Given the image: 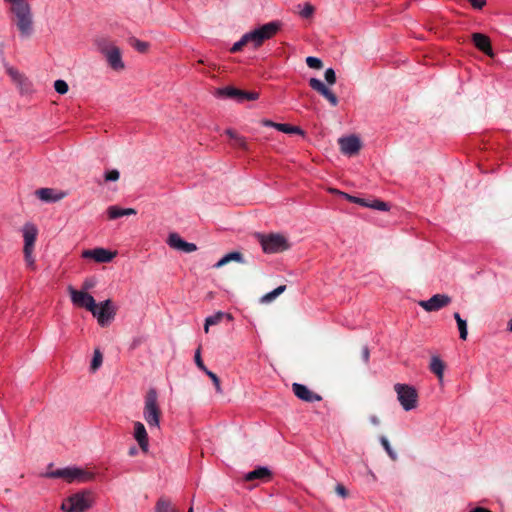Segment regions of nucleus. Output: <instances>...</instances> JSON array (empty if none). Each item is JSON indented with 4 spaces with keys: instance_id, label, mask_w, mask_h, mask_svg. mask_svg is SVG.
Here are the masks:
<instances>
[{
    "instance_id": "e433bc0d",
    "label": "nucleus",
    "mask_w": 512,
    "mask_h": 512,
    "mask_svg": "<svg viewBox=\"0 0 512 512\" xmlns=\"http://www.w3.org/2000/svg\"><path fill=\"white\" fill-rule=\"evenodd\" d=\"M306 64L312 69H321L323 67L322 60L312 56L306 58Z\"/></svg>"
},
{
    "instance_id": "49530a36",
    "label": "nucleus",
    "mask_w": 512,
    "mask_h": 512,
    "mask_svg": "<svg viewBox=\"0 0 512 512\" xmlns=\"http://www.w3.org/2000/svg\"><path fill=\"white\" fill-rule=\"evenodd\" d=\"M473 8L482 9L486 5V0H468Z\"/></svg>"
},
{
    "instance_id": "412c9836",
    "label": "nucleus",
    "mask_w": 512,
    "mask_h": 512,
    "mask_svg": "<svg viewBox=\"0 0 512 512\" xmlns=\"http://www.w3.org/2000/svg\"><path fill=\"white\" fill-rule=\"evenodd\" d=\"M261 125L266 128H275L276 130L286 134H299L304 135V131L298 126H292L289 124L274 123L269 120L261 121Z\"/></svg>"
},
{
    "instance_id": "473e14b6",
    "label": "nucleus",
    "mask_w": 512,
    "mask_h": 512,
    "mask_svg": "<svg viewBox=\"0 0 512 512\" xmlns=\"http://www.w3.org/2000/svg\"><path fill=\"white\" fill-rule=\"evenodd\" d=\"M103 356L99 349L94 350L93 358L91 361V370L96 371L102 364Z\"/></svg>"
},
{
    "instance_id": "bf43d9fd",
    "label": "nucleus",
    "mask_w": 512,
    "mask_h": 512,
    "mask_svg": "<svg viewBox=\"0 0 512 512\" xmlns=\"http://www.w3.org/2000/svg\"><path fill=\"white\" fill-rule=\"evenodd\" d=\"M188 512H193V508H192V507H190V509L188 510Z\"/></svg>"
},
{
    "instance_id": "c9c22d12",
    "label": "nucleus",
    "mask_w": 512,
    "mask_h": 512,
    "mask_svg": "<svg viewBox=\"0 0 512 512\" xmlns=\"http://www.w3.org/2000/svg\"><path fill=\"white\" fill-rule=\"evenodd\" d=\"M54 89L57 93L63 95L68 92L69 87L66 81L59 79L54 82Z\"/></svg>"
},
{
    "instance_id": "20e7f679",
    "label": "nucleus",
    "mask_w": 512,
    "mask_h": 512,
    "mask_svg": "<svg viewBox=\"0 0 512 512\" xmlns=\"http://www.w3.org/2000/svg\"><path fill=\"white\" fill-rule=\"evenodd\" d=\"M22 236L24 240V259L28 267L34 269L35 267V258L33 256L35 242L38 236V228L32 222H27L23 225Z\"/></svg>"
},
{
    "instance_id": "c85d7f7f",
    "label": "nucleus",
    "mask_w": 512,
    "mask_h": 512,
    "mask_svg": "<svg viewBox=\"0 0 512 512\" xmlns=\"http://www.w3.org/2000/svg\"><path fill=\"white\" fill-rule=\"evenodd\" d=\"M226 135H228L230 137V139L233 141V146L234 147H237V148H241L243 150H246L247 149V143L245 141V138L240 136L239 134H237L234 130L232 129H227L225 131Z\"/></svg>"
},
{
    "instance_id": "4d7b16f0",
    "label": "nucleus",
    "mask_w": 512,
    "mask_h": 512,
    "mask_svg": "<svg viewBox=\"0 0 512 512\" xmlns=\"http://www.w3.org/2000/svg\"><path fill=\"white\" fill-rule=\"evenodd\" d=\"M136 454H137V449H136L135 447L130 448V450H129V455H130V456H134V455H136Z\"/></svg>"
},
{
    "instance_id": "f704fd0d",
    "label": "nucleus",
    "mask_w": 512,
    "mask_h": 512,
    "mask_svg": "<svg viewBox=\"0 0 512 512\" xmlns=\"http://www.w3.org/2000/svg\"><path fill=\"white\" fill-rule=\"evenodd\" d=\"M271 477L272 472L267 467H258V481L267 482Z\"/></svg>"
},
{
    "instance_id": "0eeeda50",
    "label": "nucleus",
    "mask_w": 512,
    "mask_h": 512,
    "mask_svg": "<svg viewBox=\"0 0 512 512\" xmlns=\"http://www.w3.org/2000/svg\"><path fill=\"white\" fill-rule=\"evenodd\" d=\"M91 503V493L83 491L66 498L61 505V509L66 512H85L91 507Z\"/></svg>"
},
{
    "instance_id": "4be33fe9",
    "label": "nucleus",
    "mask_w": 512,
    "mask_h": 512,
    "mask_svg": "<svg viewBox=\"0 0 512 512\" xmlns=\"http://www.w3.org/2000/svg\"><path fill=\"white\" fill-rule=\"evenodd\" d=\"M35 195L43 202H57L65 197L64 192H57L52 188H40L35 191Z\"/></svg>"
},
{
    "instance_id": "f3484780",
    "label": "nucleus",
    "mask_w": 512,
    "mask_h": 512,
    "mask_svg": "<svg viewBox=\"0 0 512 512\" xmlns=\"http://www.w3.org/2000/svg\"><path fill=\"white\" fill-rule=\"evenodd\" d=\"M114 256L115 253H112L111 251L104 248L85 250L82 253V257L93 259L98 263H108L114 258Z\"/></svg>"
},
{
    "instance_id": "423d86ee",
    "label": "nucleus",
    "mask_w": 512,
    "mask_h": 512,
    "mask_svg": "<svg viewBox=\"0 0 512 512\" xmlns=\"http://www.w3.org/2000/svg\"><path fill=\"white\" fill-rule=\"evenodd\" d=\"M261 247L267 254L282 253L290 248L287 238L281 234L259 235Z\"/></svg>"
},
{
    "instance_id": "3c124183",
    "label": "nucleus",
    "mask_w": 512,
    "mask_h": 512,
    "mask_svg": "<svg viewBox=\"0 0 512 512\" xmlns=\"http://www.w3.org/2000/svg\"><path fill=\"white\" fill-rule=\"evenodd\" d=\"M369 356H370V353H369L368 347L367 346L363 347V349H362V358H363L365 363L368 362Z\"/></svg>"
},
{
    "instance_id": "37998d69",
    "label": "nucleus",
    "mask_w": 512,
    "mask_h": 512,
    "mask_svg": "<svg viewBox=\"0 0 512 512\" xmlns=\"http://www.w3.org/2000/svg\"><path fill=\"white\" fill-rule=\"evenodd\" d=\"M324 77L328 84L333 85L336 83V74L332 68H328L325 71Z\"/></svg>"
},
{
    "instance_id": "79ce46f5",
    "label": "nucleus",
    "mask_w": 512,
    "mask_h": 512,
    "mask_svg": "<svg viewBox=\"0 0 512 512\" xmlns=\"http://www.w3.org/2000/svg\"><path fill=\"white\" fill-rule=\"evenodd\" d=\"M315 8L310 3H305L304 8L301 10L300 15L303 18H309L313 15Z\"/></svg>"
},
{
    "instance_id": "5701e85b",
    "label": "nucleus",
    "mask_w": 512,
    "mask_h": 512,
    "mask_svg": "<svg viewBox=\"0 0 512 512\" xmlns=\"http://www.w3.org/2000/svg\"><path fill=\"white\" fill-rule=\"evenodd\" d=\"M248 44H252L253 47H256V28L250 30L248 33L243 35L239 41L235 42L230 51L232 53H236L241 51L243 47Z\"/></svg>"
},
{
    "instance_id": "13d9d810",
    "label": "nucleus",
    "mask_w": 512,
    "mask_h": 512,
    "mask_svg": "<svg viewBox=\"0 0 512 512\" xmlns=\"http://www.w3.org/2000/svg\"><path fill=\"white\" fill-rule=\"evenodd\" d=\"M508 329L512 332V319L508 322Z\"/></svg>"
},
{
    "instance_id": "f257e3e1",
    "label": "nucleus",
    "mask_w": 512,
    "mask_h": 512,
    "mask_svg": "<svg viewBox=\"0 0 512 512\" xmlns=\"http://www.w3.org/2000/svg\"><path fill=\"white\" fill-rule=\"evenodd\" d=\"M9 5L11 20L16 25L20 35L28 38L33 33V14L27 0H4Z\"/></svg>"
},
{
    "instance_id": "dca6fc26",
    "label": "nucleus",
    "mask_w": 512,
    "mask_h": 512,
    "mask_svg": "<svg viewBox=\"0 0 512 512\" xmlns=\"http://www.w3.org/2000/svg\"><path fill=\"white\" fill-rule=\"evenodd\" d=\"M309 85L313 90L327 99L332 106H337V96L329 88H327L321 80L317 78H311L309 80Z\"/></svg>"
},
{
    "instance_id": "58836bf2",
    "label": "nucleus",
    "mask_w": 512,
    "mask_h": 512,
    "mask_svg": "<svg viewBox=\"0 0 512 512\" xmlns=\"http://www.w3.org/2000/svg\"><path fill=\"white\" fill-rule=\"evenodd\" d=\"M132 46L138 51V52H141V53H145L147 52L148 48H149V44L147 42H143V41H140V40H133L132 42Z\"/></svg>"
},
{
    "instance_id": "6e6552de",
    "label": "nucleus",
    "mask_w": 512,
    "mask_h": 512,
    "mask_svg": "<svg viewBox=\"0 0 512 512\" xmlns=\"http://www.w3.org/2000/svg\"><path fill=\"white\" fill-rule=\"evenodd\" d=\"M397 393V399L405 411H410L417 406L418 393L417 390L408 384L397 383L394 385Z\"/></svg>"
},
{
    "instance_id": "8fccbe9b",
    "label": "nucleus",
    "mask_w": 512,
    "mask_h": 512,
    "mask_svg": "<svg viewBox=\"0 0 512 512\" xmlns=\"http://www.w3.org/2000/svg\"><path fill=\"white\" fill-rule=\"evenodd\" d=\"M94 285H95V281H94V280H92V279H88V280H86V281L83 283V288H84L85 290H89V289L93 288V287H94Z\"/></svg>"
},
{
    "instance_id": "c03bdc74",
    "label": "nucleus",
    "mask_w": 512,
    "mask_h": 512,
    "mask_svg": "<svg viewBox=\"0 0 512 512\" xmlns=\"http://www.w3.org/2000/svg\"><path fill=\"white\" fill-rule=\"evenodd\" d=\"M120 177V173L116 169L109 170L105 173V181H117Z\"/></svg>"
},
{
    "instance_id": "9b49d317",
    "label": "nucleus",
    "mask_w": 512,
    "mask_h": 512,
    "mask_svg": "<svg viewBox=\"0 0 512 512\" xmlns=\"http://www.w3.org/2000/svg\"><path fill=\"white\" fill-rule=\"evenodd\" d=\"M217 97H226L235 99L239 103H243L247 100L256 99V94L253 92H245L233 87H225L217 89L216 91Z\"/></svg>"
},
{
    "instance_id": "864d4df0",
    "label": "nucleus",
    "mask_w": 512,
    "mask_h": 512,
    "mask_svg": "<svg viewBox=\"0 0 512 512\" xmlns=\"http://www.w3.org/2000/svg\"><path fill=\"white\" fill-rule=\"evenodd\" d=\"M356 203L357 204H360L361 206H364V207H370L371 208V202L363 199V198H359L356 200Z\"/></svg>"
},
{
    "instance_id": "39448f33",
    "label": "nucleus",
    "mask_w": 512,
    "mask_h": 512,
    "mask_svg": "<svg viewBox=\"0 0 512 512\" xmlns=\"http://www.w3.org/2000/svg\"><path fill=\"white\" fill-rule=\"evenodd\" d=\"M161 410L157 402V392L150 389L145 397L143 417L150 428H159Z\"/></svg>"
},
{
    "instance_id": "a211bd4d",
    "label": "nucleus",
    "mask_w": 512,
    "mask_h": 512,
    "mask_svg": "<svg viewBox=\"0 0 512 512\" xmlns=\"http://www.w3.org/2000/svg\"><path fill=\"white\" fill-rule=\"evenodd\" d=\"M168 245L176 250L191 253L196 251L197 246L194 243L184 241L177 233H171L167 240Z\"/></svg>"
},
{
    "instance_id": "393cba45",
    "label": "nucleus",
    "mask_w": 512,
    "mask_h": 512,
    "mask_svg": "<svg viewBox=\"0 0 512 512\" xmlns=\"http://www.w3.org/2000/svg\"><path fill=\"white\" fill-rule=\"evenodd\" d=\"M232 261L242 263L243 255L237 251L230 252V253L226 254L225 256H223L218 262H216L213 265V268L219 269Z\"/></svg>"
},
{
    "instance_id": "5fc2aeb1",
    "label": "nucleus",
    "mask_w": 512,
    "mask_h": 512,
    "mask_svg": "<svg viewBox=\"0 0 512 512\" xmlns=\"http://www.w3.org/2000/svg\"><path fill=\"white\" fill-rule=\"evenodd\" d=\"M371 424L377 426L380 424V419L376 415H371L369 418Z\"/></svg>"
},
{
    "instance_id": "a19ab883",
    "label": "nucleus",
    "mask_w": 512,
    "mask_h": 512,
    "mask_svg": "<svg viewBox=\"0 0 512 512\" xmlns=\"http://www.w3.org/2000/svg\"><path fill=\"white\" fill-rule=\"evenodd\" d=\"M194 360H195V364L197 365V367L200 370H202L203 372L208 370V368L205 366V364L202 361L200 348H198L196 350Z\"/></svg>"
},
{
    "instance_id": "6ab92c4d",
    "label": "nucleus",
    "mask_w": 512,
    "mask_h": 512,
    "mask_svg": "<svg viewBox=\"0 0 512 512\" xmlns=\"http://www.w3.org/2000/svg\"><path fill=\"white\" fill-rule=\"evenodd\" d=\"M133 436H134L135 440L137 441L140 449L144 453H147L149 450L148 434H147L145 426L139 421H136L134 423Z\"/></svg>"
},
{
    "instance_id": "6e6d98bb",
    "label": "nucleus",
    "mask_w": 512,
    "mask_h": 512,
    "mask_svg": "<svg viewBox=\"0 0 512 512\" xmlns=\"http://www.w3.org/2000/svg\"><path fill=\"white\" fill-rule=\"evenodd\" d=\"M469 512H492L491 510L484 508V507H476Z\"/></svg>"
},
{
    "instance_id": "f8f14e48",
    "label": "nucleus",
    "mask_w": 512,
    "mask_h": 512,
    "mask_svg": "<svg viewBox=\"0 0 512 512\" xmlns=\"http://www.w3.org/2000/svg\"><path fill=\"white\" fill-rule=\"evenodd\" d=\"M451 302V298L445 294H435L428 300H422L419 302V306L428 312L438 311L443 307H446Z\"/></svg>"
},
{
    "instance_id": "a18cd8bd",
    "label": "nucleus",
    "mask_w": 512,
    "mask_h": 512,
    "mask_svg": "<svg viewBox=\"0 0 512 512\" xmlns=\"http://www.w3.org/2000/svg\"><path fill=\"white\" fill-rule=\"evenodd\" d=\"M371 208L386 211L389 209L388 203L380 201V200H373L371 201Z\"/></svg>"
},
{
    "instance_id": "72a5a7b5",
    "label": "nucleus",
    "mask_w": 512,
    "mask_h": 512,
    "mask_svg": "<svg viewBox=\"0 0 512 512\" xmlns=\"http://www.w3.org/2000/svg\"><path fill=\"white\" fill-rule=\"evenodd\" d=\"M380 442L383 446V448L385 449V451L387 452V454L389 455V457L392 459V460H396L397 459V455L396 453L394 452V450L391 448L390 446V443L388 441V439L385 437V436H382L380 438Z\"/></svg>"
},
{
    "instance_id": "7c9ffc66",
    "label": "nucleus",
    "mask_w": 512,
    "mask_h": 512,
    "mask_svg": "<svg viewBox=\"0 0 512 512\" xmlns=\"http://www.w3.org/2000/svg\"><path fill=\"white\" fill-rule=\"evenodd\" d=\"M454 319L457 322V326H458L459 333H460V338L462 340H466L467 335H468L466 320L462 319L458 312L454 313Z\"/></svg>"
},
{
    "instance_id": "a878e982",
    "label": "nucleus",
    "mask_w": 512,
    "mask_h": 512,
    "mask_svg": "<svg viewBox=\"0 0 512 512\" xmlns=\"http://www.w3.org/2000/svg\"><path fill=\"white\" fill-rule=\"evenodd\" d=\"M429 369L437 378L442 381L445 370V363L438 357L433 356L430 361Z\"/></svg>"
},
{
    "instance_id": "2eb2a0df",
    "label": "nucleus",
    "mask_w": 512,
    "mask_h": 512,
    "mask_svg": "<svg viewBox=\"0 0 512 512\" xmlns=\"http://www.w3.org/2000/svg\"><path fill=\"white\" fill-rule=\"evenodd\" d=\"M340 150L345 155H355L361 149V141L357 136L343 137L339 139Z\"/></svg>"
},
{
    "instance_id": "cd10ccee",
    "label": "nucleus",
    "mask_w": 512,
    "mask_h": 512,
    "mask_svg": "<svg viewBox=\"0 0 512 512\" xmlns=\"http://www.w3.org/2000/svg\"><path fill=\"white\" fill-rule=\"evenodd\" d=\"M15 84L23 95H30L34 92L32 82L24 75Z\"/></svg>"
},
{
    "instance_id": "bb28decb",
    "label": "nucleus",
    "mask_w": 512,
    "mask_h": 512,
    "mask_svg": "<svg viewBox=\"0 0 512 512\" xmlns=\"http://www.w3.org/2000/svg\"><path fill=\"white\" fill-rule=\"evenodd\" d=\"M223 318H227L228 320H232L231 314L224 312H217L214 315H211L205 319L204 331L206 333L209 332V327L213 325L219 324Z\"/></svg>"
},
{
    "instance_id": "09e8293b",
    "label": "nucleus",
    "mask_w": 512,
    "mask_h": 512,
    "mask_svg": "<svg viewBox=\"0 0 512 512\" xmlns=\"http://www.w3.org/2000/svg\"><path fill=\"white\" fill-rule=\"evenodd\" d=\"M333 192H336V190H332ZM337 193H339L341 196H343L344 198H346L348 201L350 202H353V203H356V200L359 199L358 197H355V196H351L347 193H344V192H339L337 191Z\"/></svg>"
},
{
    "instance_id": "de8ad7c7",
    "label": "nucleus",
    "mask_w": 512,
    "mask_h": 512,
    "mask_svg": "<svg viewBox=\"0 0 512 512\" xmlns=\"http://www.w3.org/2000/svg\"><path fill=\"white\" fill-rule=\"evenodd\" d=\"M335 490H336V493L338 495H340L341 497H343V498L347 497V495H348L347 489L343 485H341V484H338L336 486Z\"/></svg>"
},
{
    "instance_id": "f03ea898",
    "label": "nucleus",
    "mask_w": 512,
    "mask_h": 512,
    "mask_svg": "<svg viewBox=\"0 0 512 512\" xmlns=\"http://www.w3.org/2000/svg\"><path fill=\"white\" fill-rule=\"evenodd\" d=\"M48 478H62L68 483H86L94 478V474L79 467H66L46 473Z\"/></svg>"
},
{
    "instance_id": "aec40b11",
    "label": "nucleus",
    "mask_w": 512,
    "mask_h": 512,
    "mask_svg": "<svg viewBox=\"0 0 512 512\" xmlns=\"http://www.w3.org/2000/svg\"><path fill=\"white\" fill-rule=\"evenodd\" d=\"M472 40L475 47L489 57H494L491 41L488 36L482 33H473Z\"/></svg>"
},
{
    "instance_id": "4c0bfd02",
    "label": "nucleus",
    "mask_w": 512,
    "mask_h": 512,
    "mask_svg": "<svg viewBox=\"0 0 512 512\" xmlns=\"http://www.w3.org/2000/svg\"><path fill=\"white\" fill-rule=\"evenodd\" d=\"M213 382L214 386H215V389L218 393H221L222 392V389H221V384H220V379L219 377L212 371L210 370H207L204 372Z\"/></svg>"
},
{
    "instance_id": "4468645a",
    "label": "nucleus",
    "mask_w": 512,
    "mask_h": 512,
    "mask_svg": "<svg viewBox=\"0 0 512 512\" xmlns=\"http://www.w3.org/2000/svg\"><path fill=\"white\" fill-rule=\"evenodd\" d=\"M292 391L297 398L308 403L318 402L322 400V397L319 394L311 391L307 386L303 384L293 383Z\"/></svg>"
},
{
    "instance_id": "7ed1b4c3",
    "label": "nucleus",
    "mask_w": 512,
    "mask_h": 512,
    "mask_svg": "<svg viewBox=\"0 0 512 512\" xmlns=\"http://www.w3.org/2000/svg\"><path fill=\"white\" fill-rule=\"evenodd\" d=\"M97 46L112 70L120 72L125 69L122 52L119 47L107 40H100Z\"/></svg>"
},
{
    "instance_id": "9d476101",
    "label": "nucleus",
    "mask_w": 512,
    "mask_h": 512,
    "mask_svg": "<svg viewBox=\"0 0 512 512\" xmlns=\"http://www.w3.org/2000/svg\"><path fill=\"white\" fill-rule=\"evenodd\" d=\"M72 303L80 308H85L89 312H93L96 308V301L92 295L83 290H76L73 287L68 288Z\"/></svg>"
},
{
    "instance_id": "2f4dec72",
    "label": "nucleus",
    "mask_w": 512,
    "mask_h": 512,
    "mask_svg": "<svg viewBox=\"0 0 512 512\" xmlns=\"http://www.w3.org/2000/svg\"><path fill=\"white\" fill-rule=\"evenodd\" d=\"M156 512H179L168 500L160 499L156 505Z\"/></svg>"
},
{
    "instance_id": "ea45409f",
    "label": "nucleus",
    "mask_w": 512,
    "mask_h": 512,
    "mask_svg": "<svg viewBox=\"0 0 512 512\" xmlns=\"http://www.w3.org/2000/svg\"><path fill=\"white\" fill-rule=\"evenodd\" d=\"M7 74L11 77L12 81L16 83L23 74H21L16 68L8 66L6 68Z\"/></svg>"
},
{
    "instance_id": "ddd939ff",
    "label": "nucleus",
    "mask_w": 512,
    "mask_h": 512,
    "mask_svg": "<svg viewBox=\"0 0 512 512\" xmlns=\"http://www.w3.org/2000/svg\"><path fill=\"white\" fill-rule=\"evenodd\" d=\"M282 27L280 21H271L269 23L258 26V47L266 40L276 35Z\"/></svg>"
},
{
    "instance_id": "1a4fd4ad",
    "label": "nucleus",
    "mask_w": 512,
    "mask_h": 512,
    "mask_svg": "<svg viewBox=\"0 0 512 512\" xmlns=\"http://www.w3.org/2000/svg\"><path fill=\"white\" fill-rule=\"evenodd\" d=\"M91 313L97 319L98 324L105 327L115 318L116 308L112 301L107 299L99 304L96 303V308Z\"/></svg>"
},
{
    "instance_id": "c756f323",
    "label": "nucleus",
    "mask_w": 512,
    "mask_h": 512,
    "mask_svg": "<svg viewBox=\"0 0 512 512\" xmlns=\"http://www.w3.org/2000/svg\"><path fill=\"white\" fill-rule=\"evenodd\" d=\"M286 290V285H281L274 289L272 292L266 293L260 298V302L264 304H268L274 301L280 294H282Z\"/></svg>"
},
{
    "instance_id": "603ef678",
    "label": "nucleus",
    "mask_w": 512,
    "mask_h": 512,
    "mask_svg": "<svg viewBox=\"0 0 512 512\" xmlns=\"http://www.w3.org/2000/svg\"><path fill=\"white\" fill-rule=\"evenodd\" d=\"M256 479V469L250 471L246 476H245V480L246 481H253Z\"/></svg>"
},
{
    "instance_id": "b1692460",
    "label": "nucleus",
    "mask_w": 512,
    "mask_h": 512,
    "mask_svg": "<svg viewBox=\"0 0 512 512\" xmlns=\"http://www.w3.org/2000/svg\"><path fill=\"white\" fill-rule=\"evenodd\" d=\"M135 214L136 210L134 208H121L116 205H112L107 208V215L111 220L117 219L122 216H130Z\"/></svg>"
}]
</instances>
